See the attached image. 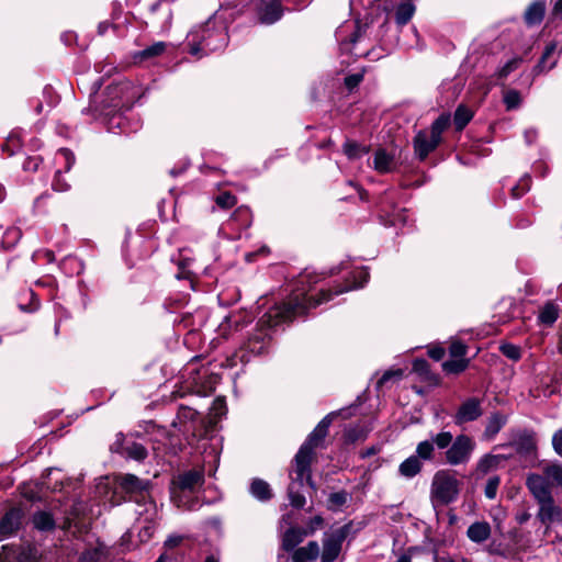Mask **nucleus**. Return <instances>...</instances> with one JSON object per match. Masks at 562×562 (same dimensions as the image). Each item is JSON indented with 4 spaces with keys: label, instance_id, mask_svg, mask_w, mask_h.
I'll return each mask as SVG.
<instances>
[{
    "label": "nucleus",
    "instance_id": "obj_1",
    "mask_svg": "<svg viewBox=\"0 0 562 562\" xmlns=\"http://www.w3.org/2000/svg\"><path fill=\"white\" fill-rule=\"evenodd\" d=\"M352 279L344 286H336L334 291L331 289L318 290L319 296L316 299L312 292L315 290L314 284L317 283V277L301 276L295 281L286 300L274 304L262 314L247 340L232 357L227 358V366L235 367L238 361L246 363L252 357L267 352L271 342L270 331L272 328L306 314L310 308L333 300L335 295L362 288L369 280V272L364 268L357 269L352 272Z\"/></svg>",
    "mask_w": 562,
    "mask_h": 562
},
{
    "label": "nucleus",
    "instance_id": "obj_2",
    "mask_svg": "<svg viewBox=\"0 0 562 562\" xmlns=\"http://www.w3.org/2000/svg\"><path fill=\"white\" fill-rule=\"evenodd\" d=\"M342 414V411L331 412L325 416L308 435L305 442L300 447L294 457V473L297 474V480L302 484L305 479L306 483L315 488V483L312 480L311 465L316 461V450L326 447L325 440L329 432V427L335 417Z\"/></svg>",
    "mask_w": 562,
    "mask_h": 562
},
{
    "label": "nucleus",
    "instance_id": "obj_3",
    "mask_svg": "<svg viewBox=\"0 0 562 562\" xmlns=\"http://www.w3.org/2000/svg\"><path fill=\"white\" fill-rule=\"evenodd\" d=\"M189 53L201 58L209 53L223 49L228 41L225 26L217 18H212L203 25L192 30L188 36Z\"/></svg>",
    "mask_w": 562,
    "mask_h": 562
},
{
    "label": "nucleus",
    "instance_id": "obj_4",
    "mask_svg": "<svg viewBox=\"0 0 562 562\" xmlns=\"http://www.w3.org/2000/svg\"><path fill=\"white\" fill-rule=\"evenodd\" d=\"M526 485L539 504L538 519L547 525L562 522V508L555 505L549 483L540 474L531 473L526 479Z\"/></svg>",
    "mask_w": 562,
    "mask_h": 562
},
{
    "label": "nucleus",
    "instance_id": "obj_5",
    "mask_svg": "<svg viewBox=\"0 0 562 562\" xmlns=\"http://www.w3.org/2000/svg\"><path fill=\"white\" fill-rule=\"evenodd\" d=\"M130 89L131 85L128 82H116L106 87L105 98L95 111L108 119L109 130L122 128V109L130 108L131 99L127 95Z\"/></svg>",
    "mask_w": 562,
    "mask_h": 562
},
{
    "label": "nucleus",
    "instance_id": "obj_6",
    "mask_svg": "<svg viewBox=\"0 0 562 562\" xmlns=\"http://www.w3.org/2000/svg\"><path fill=\"white\" fill-rule=\"evenodd\" d=\"M460 482L448 471H438L431 482L430 497L435 505H448L459 495Z\"/></svg>",
    "mask_w": 562,
    "mask_h": 562
},
{
    "label": "nucleus",
    "instance_id": "obj_7",
    "mask_svg": "<svg viewBox=\"0 0 562 562\" xmlns=\"http://www.w3.org/2000/svg\"><path fill=\"white\" fill-rule=\"evenodd\" d=\"M115 493L124 494V499L139 502L149 492L150 482L134 474H119L114 479Z\"/></svg>",
    "mask_w": 562,
    "mask_h": 562
},
{
    "label": "nucleus",
    "instance_id": "obj_8",
    "mask_svg": "<svg viewBox=\"0 0 562 562\" xmlns=\"http://www.w3.org/2000/svg\"><path fill=\"white\" fill-rule=\"evenodd\" d=\"M350 529L351 524H346L331 531L329 535H326L323 541L322 562H334L338 558L342 542L348 537Z\"/></svg>",
    "mask_w": 562,
    "mask_h": 562
},
{
    "label": "nucleus",
    "instance_id": "obj_9",
    "mask_svg": "<svg viewBox=\"0 0 562 562\" xmlns=\"http://www.w3.org/2000/svg\"><path fill=\"white\" fill-rule=\"evenodd\" d=\"M204 483V474L200 470H189L179 474L172 480L171 494L177 503V506H181V498L179 492H193L196 487L202 486Z\"/></svg>",
    "mask_w": 562,
    "mask_h": 562
},
{
    "label": "nucleus",
    "instance_id": "obj_10",
    "mask_svg": "<svg viewBox=\"0 0 562 562\" xmlns=\"http://www.w3.org/2000/svg\"><path fill=\"white\" fill-rule=\"evenodd\" d=\"M55 164L57 169L52 182V188L56 192H66L70 189V184L63 178V172H68L75 164L74 154L67 148H60L55 155Z\"/></svg>",
    "mask_w": 562,
    "mask_h": 562
},
{
    "label": "nucleus",
    "instance_id": "obj_11",
    "mask_svg": "<svg viewBox=\"0 0 562 562\" xmlns=\"http://www.w3.org/2000/svg\"><path fill=\"white\" fill-rule=\"evenodd\" d=\"M474 447L475 443L469 436L459 435L445 452L446 461L451 465L465 463L470 459Z\"/></svg>",
    "mask_w": 562,
    "mask_h": 562
},
{
    "label": "nucleus",
    "instance_id": "obj_12",
    "mask_svg": "<svg viewBox=\"0 0 562 562\" xmlns=\"http://www.w3.org/2000/svg\"><path fill=\"white\" fill-rule=\"evenodd\" d=\"M250 321L251 317L247 312L232 313L218 325L217 334L227 339L241 330Z\"/></svg>",
    "mask_w": 562,
    "mask_h": 562
},
{
    "label": "nucleus",
    "instance_id": "obj_13",
    "mask_svg": "<svg viewBox=\"0 0 562 562\" xmlns=\"http://www.w3.org/2000/svg\"><path fill=\"white\" fill-rule=\"evenodd\" d=\"M24 516V510L20 507H12L7 510L0 519V535L2 537L15 535L22 527Z\"/></svg>",
    "mask_w": 562,
    "mask_h": 562
},
{
    "label": "nucleus",
    "instance_id": "obj_14",
    "mask_svg": "<svg viewBox=\"0 0 562 562\" xmlns=\"http://www.w3.org/2000/svg\"><path fill=\"white\" fill-rule=\"evenodd\" d=\"M483 414L481 401L475 397L468 398L458 408L454 415V423L462 425L477 419Z\"/></svg>",
    "mask_w": 562,
    "mask_h": 562
},
{
    "label": "nucleus",
    "instance_id": "obj_15",
    "mask_svg": "<svg viewBox=\"0 0 562 562\" xmlns=\"http://www.w3.org/2000/svg\"><path fill=\"white\" fill-rule=\"evenodd\" d=\"M413 143L415 154L420 160H424L439 145V142L428 131H419L415 135Z\"/></svg>",
    "mask_w": 562,
    "mask_h": 562
},
{
    "label": "nucleus",
    "instance_id": "obj_16",
    "mask_svg": "<svg viewBox=\"0 0 562 562\" xmlns=\"http://www.w3.org/2000/svg\"><path fill=\"white\" fill-rule=\"evenodd\" d=\"M370 431L371 427L367 423H357L355 425H349L344 429L342 432L344 443L355 445L357 442H362L367 439Z\"/></svg>",
    "mask_w": 562,
    "mask_h": 562
},
{
    "label": "nucleus",
    "instance_id": "obj_17",
    "mask_svg": "<svg viewBox=\"0 0 562 562\" xmlns=\"http://www.w3.org/2000/svg\"><path fill=\"white\" fill-rule=\"evenodd\" d=\"M397 161L393 151L379 148L373 158V167L378 172L386 173L396 169Z\"/></svg>",
    "mask_w": 562,
    "mask_h": 562
},
{
    "label": "nucleus",
    "instance_id": "obj_18",
    "mask_svg": "<svg viewBox=\"0 0 562 562\" xmlns=\"http://www.w3.org/2000/svg\"><path fill=\"white\" fill-rule=\"evenodd\" d=\"M512 445L519 454L530 456L535 453L537 449L535 432L529 430L519 432Z\"/></svg>",
    "mask_w": 562,
    "mask_h": 562
},
{
    "label": "nucleus",
    "instance_id": "obj_19",
    "mask_svg": "<svg viewBox=\"0 0 562 562\" xmlns=\"http://www.w3.org/2000/svg\"><path fill=\"white\" fill-rule=\"evenodd\" d=\"M149 14L151 15V22L157 24L161 30H166L170 26L171 10L168 4H162L161 0L150 4Z\"/></svg>",
    "mask_w": 562,
    "mask_h": 562
},
{
    "label": "nucleus",
    "instance_id": "obj_20",
    "mask_svg": "<svg viewBox=\"0 0 562 562\" xmlns=\"http://www.w3.org/2000/svg\"><path fill=\"white\" fill-rule=\"evenodd\" d=\"M283 9L279 0L268 2L260 11L259 19L263 24H273L281 19Z\"/></svg>",
    "mask_w": 562,
    "mask_h": 562
},
{
    "label": "nucleus",
    "instance_id": "obj_21",
    "mask_svg": "<svg viewBox=\"0 0 562 562\" xmlns=\"http://www.w3.org/2000/svg\"><path fill=\"white\" fill-rule=\"evenodd\" d=\"M305 536L304 528L291 527L282 537V549L286 552L295 550V547L303 541Z\"/></svg>",
    "mask_w": 562,
    "mask_h": 562
},
{
    "label": "nucleus",
    "instance_id": "obj_22",
    "mask_svg": "<svg viewBox=\"0 0 562 562\" xmlns=\"http://www.w3.org/2000/svg\"><path fill=\"white\" fill-rule=\"evenodd\" d=\"M319 555V546L316 541H310L305 547L295 549L292 554L293 562H308L316 560Z\"/></svg>",
    "mask_w": 562,
    "mask_h": 562
},
{
    "label": "nucleus",
    "instance_id": "obj_23",
    "mask_svg": "<svg viewBox=\"0 0 562 562\" xmlns=\"http://www.w3.org/2000/svg\"><path fill=\"white\" fill-rule=\"evenodd\" d=\"M168 47V43L166 42H156L153 45L137 52L134 54V60L136 63H143L146 60H151L158 56H161Z\"/></svg>",
    "mask_w": 562,
    "mask_h": 562
},
{
    "label": "nucleus",
    "instance_id": "obj_24",
    "mask_svg": "<svg viewBox=\"0 0 562 562\" xmlns=\"http://www.w3.org/2000/svg\"><path fill=\"white\" fill-rule=\"evenodd\" d=\"M546 12L544 1L537 0L532 2L526 10L524 19L527 25L532 26L540 24Z\"/></svg>",
    "mask_w": 562,
    "mask_h": 562
},
{
    "label": "nucleus",
    "instance_id": "obj_25",
    "mask_svg": "<svg viewBox=\"0 0 562 562\" xmlns=\"http://www.w3.org/2000/svg\"><path fill=\"white\" fill-rule=\"evenodd\" d=\"M238 224V228H247L251 223V213L248 207L240 206L232 215L231 220L223 226L220 232H224L226 228H234V225Z\"/></svg>",
    "mask_w": 562,
    "mask_h": 562
},
{
    "label": "nucleus",
    "instance_id": "obj_26",
    "mask_svg": "<svg viewBox=\"0 0 562 562\" xmlns=\"http://www.w3.org/2000/svg\"><path fill=\"white\" fill-rule=\"evenodd\" d=\"M422 470L423 462L415 456L408 457L398 467L400 474L407 479L416 476L422 472Z\"/></svg>",
    "mask_w": 562,
    "mask_h": 562
},
{
    "label": "nucleus",
    "instance_id": "obj_27",
    "mask_svg": "<svg viewBox=\"0 0 562 562\" xmlns=\"http://www.w3.org/2000/svg\"><path fill=\"white\" fill-rule=\"evenodd\" d=\"M468 537L474 542H483L491 535V526L486 521H476L468 528Z\"/></svg>",
    "mask_w": 562,
    "mask_h": 562
},
{
    "label": "nucleus",
    "instance_id": "obj_28",
    "mask_svg": "<svg viewBox=\"0 0 562 562\" xmlns=\"http://www.w3.org/2000/svg\"><path fill=\"white\" fill-rule=\"evenodd\" d=\"M559 316V306L554 302H547L539 311L538 321L546 326H551Z\"/></svg>",
    "mask_w": 562,
    "mask_h": 562
},
{
    "label": "nucleus",
    "instance_id": "obj_29",
    "mask_svg": "<svg viewBox=\"0 0 562 562\" xmlns=\"http://www.w3.org/2000/svg\"><path fill=\"white\" fill-rule=\"evenodd\" d=\"M32 522L40 531H52L55 529V520L48 512L40 510L34 513Z\"/></svg>",
    "mask_w": 562,
    "mask_h": 562
},
{
    "label": "nucleus",
    "instance_id": "obj_30",
    "mask_svg": "<svg viewBox=\"0 0 562 562\" xmlns=\"http://www.w3.org/2000/svg\"><path fill=\"white\" fill-rule=\"evenodd\" d=\"M543 475L542 479L549 483V490L551 491V486L559 485L562 486V467L559 464H547L542 469Z\"/></svg>",
    "mask_w": 562,
    "mask_h": 562
},
{
    "label": "nucleus",
    "instance_id": "obj_31",
    "mask_svg": "<svg viewBox=\"0 0 562 562\" xmlns=\"http://www.w3.org/2000/svg\"><path fill=\"white\" fill-rule=\"evenodd\" d=\"M250 492L256 498L262 502L269 501L272 497L270 485L261 479L252 480L250 484Z\"/></svg>",
    "mask_w": 562,
    "mask_h": 562
},
{
    "label": "nucleus",
    "instance_id": "obj_32",
    "mask_svg": "<svg viewBox=\"0 0 562 562\" xmlns=\"http://www.w3.org/2000/svg\"><path fill=\"white\" fill-rule=\"evenodd\" d=\"M506 417L499 413H494L490 416L485 430L484 436L488 439L493 438L505 425Z\"/></svg>",
    "mask_w": 562,
    "mask_h": 562
},
{
    "label": "nucleus",
    "instance_id": "obj_33",
    "mask_svg": "<svg viewBox=\"0 0 562 562\" xmlns=\"http://www.w3.org/2000/svg\"><path fill=\"white\" fill-rule=\"evenodd\" d=\"M304 479L302 480V482ZM303 483L300 484L297 476L288 487V496L290 499V504L295 508H302L305 505V497L300 493L299 487H302Z\"/></svg>",
    "mask_w": 562,
    "mask_h": 562
},
{
    "label": "nucleus",
    "instance_id": "obj_34",
    "mask_svg": "<svg viewBox=\"0 0 562 562\" xmlns=\"http://www.w3.org/2000/svg\"><path fill=\"white\" fill-rule=\"evenodd\" d=\"M555 50H557L555 42H552L549 45H547V47L536 67L539 71H548L555 66L557 59H553L550 61V59L553 56V54L555 53Z\"/></svg>",
    "mask_w": 562,
    "mask_h": 562
},
{
    "label": "nucleus",
    "instance_id": "obj_35",
    "mask_svg": "<svg viewBox=\"0 0 562 562\" xmlns=\"http://www.w3.org/2000/svg\"><path fill=\"white\" fill-rule=\"evenodd\" d=\"M415 5L412 2L398 4L395 12V21L400 26L405 25L414 15Z\"/></svg>",
    "mask_w": 562,
    "mask_h": 562
},
{
    "label": "nucleus",
    "instance_id": "obj_36",
    "mask_svg": "<svg viewBox=\"0 0 562 562\" xmlns=\"http://www.w3.org/2000/svg\"><path fill=\"white\" fill-rule=\"evenodd\" d=\"M503 102L507 111H514L520 108L522 97L519 91L515 89H507L503 92Z\"/></svg>",
    "mask_w": 562,
    "mask_h": 562
},
{
    "label": "nucleus",
    "instance_id": "obj_37",
    "mask_svg": "<svg viewBox=\"0 0 562 562\" xmlns=\"http://www.w3.org/2000/svg\"><path fill=\"white\" fill-rule=\"evenodd\" d=\"M369 148L353 140H346L344 153L349 159H358L368 154Z\"/></svg>",
    "mask_w": 562,
    "mask_h": 562
},
{
    "label": "nucleus",
    "instance_id": "obj_38",
    "mask_svg": "<svg viewBox=\"0 0 562 562\" xmlns=\"http://www.w3.org/2000/svg\"><path fill=\"white\" fill-rule=\"evenodd\" d=\"M405 371L401 368H392L383 372L378 379L375 386H383L386 383H398L404 376Z\"/></svg>",
    "mask_w": 562,
    "mask_h": 562
},
{
    "label": "nucleus",
    "instance_id": "obj_39",
    "mask_svg": "<svg viewBox=\"0 0 562 562\" xmlns=\"http://www.w3.org/2000/svg\"><path fill=\"white\" fill-rule=\"evenodd\" d=\"M450 125V116L446 114H441L432 124L431 128L428 132L439 143L441 142V134L448 128Z\"/></svg>",
    "mask_w": 562,
    "mask_h": 562
},
{
    "label": "nucleus",
    "instance_id": "obj_40",
    "mask_svg": "<svg viewBox=\"0 0 562 562\" xmlns=\"http://www.w3.org/2000/svg\"><path fill=\"white\" fill-rule=\"evenodd\" d=\"M469 364L468 359L451 358L442 363V370L448 374H458L465 370Z\"/></svg>",
    "mask_w": 562,
    "mask_h": 562
},
{
    "label": "nucleus",
    "instance_id": "obj_41",
    "mask_svg": "<svg viewBox=\"0 0 562 562\" xmlns=\"http://www.w3.org/2000/svg\"><path fill=\"white\" fill-rule=\"evenodd\" d=\"M418 460L430 461L435 457V447L430 440L420 441L416 447V454Z\"/></svg>",
    "mask_w": 562,
    "mask_h": 562
},
{
    "label": "nucleus",
    "instance_id": "obj_42",
    "mask_svg": "<svg viewBox=\"0 0 562 562\" xmlns=\"http://www.w3.org/2000/svg\"><path fill=\"white\" fill-rule=\"evenodd\" d=\"M472 111L467 106L459 105L454 113V124L458 130L464 128V126L471 121Z\"/></svg>",
    "mask_w": 562,
    "mask_h": 562
},
{
    "label": "nucleus",
    "instance_id": "obj_43",
    "mask_svg": "<svg viewBox=\"0 0 562 562\" xmlns=\"http://www.w3.org/2000/svg\"><path fill=\"white\" fill-rule=\"evenodd\" d=\"M413 371L422 376L425 381H432L434 375L430 372L429 363L425 359H415L413 362Z\"/></svg>",
    "mask_w": 562,
    "mask_h": 562
},
{
    "label": "nucleus",
    "instance_id": "obj_44",
    "mask_svg": "<svg viewBox=\"0 0 562 562\" xmlns=\"http://www.w3.org/2000/svg\"><path fill=\"white\" fill-rule=\"evenodd\" d=\"M501 352L513 361H518L521 358V349L520 347L510 344V342H504L499 346Z\"/></svg>",
    "mask_w": 562,
    "mask_h": 562
},
{
    "label": "nucleus",
    "instance_id": "obj_45",
    "mask_svg": "<svg viewBox=\"0 0 562 562\" xmlns=\"http://www.w3.org/2000/svg\"><path fill=\"white\" fill-rule=\"evenodd\" d=\"M531 184V178L529 175H525L520 178L519 182L512 188V195L515 199H519L526 192L529 191Z\"/></svg>",
    "mask_w": 562,
    "mask_h": 562
},
{
    "label": "nucleus",
    "instance_id": "obj_46",
    "mask_svg": "<svg viewBox=\"0 0 562 562\" xmlns=\"http://www.w3.org/2000/svg\"><path fill=\"white\" fill-rule=\"evenodd\" d=\"M125 451L130 458L137 461H142L147 457V450L140 443L133 442L131 446L125 448Z\"/></svg>",
    "mask_w": 562,
    "mask_h": 562
},
{
    "label": "nucleus",
    "instance_id": "obj_47",
    "mask_svg": "<svg viewBox=\"0 0 562 562\" xmlns=\"http://www.w3.org/2000/svg\"><path fill=\"white\" fill-rule=\"evenodd\" d=\"M453 440L452 434L449 431H441L432 437L431 442L436 445L438 449H449Z\"/></svg>",
    "mask_w": 562,
    "mask_h": 562
},
{
    "label": "nucleus",
    "instance_id": "obj_48",
    "mask_svg": "<svg viewBox=\"0 0 562 562\" xmlns=\"http://www.w3.org/2000/svg\"><path fill=\"white\" fill-rule=\"evenodd\" d=\"M20 238L21 231L16 227H12L4 233L2 244L4 247L10 248L14 246Z\"/></svg>",
    "mask_w": 562,
    "mask_h": 562
},
{
    "label": "nucleus",
    "instance_id": "obj_49",
    "mask_svg": "<svg viewBox=\"0 0 562 562\" xmlns=\"http://www.w3.org/2000/svg\"><path fill=\"white\" fill-rule=\"evenodd\" d=\"M521 63V58H512L509 59L502 68L497 71V77L499 79H505L510 72L518 68Z\"/></svg>",
    "mask_w": 562,
    "mask_h": 562
},
{
    "label": "nucleus",
    "instance_id": "obj_50",
    "mask_svg": "<svg viewBox=\"0 0 562 562\" xmlns=\"http://www.w3.org/2000/svg\"><path fill=\"white\" fill-rule=\"evenodd\" d=\"M215 202L222 209H229L236 204L237 200L229 192H224L216 196Z\"/></svg>",
    "mask_w": 562,
    "mask_h": 562
},
{
    "label": "nucleus",
    "instance_id": "obj_51",
    "mask_svg": "<svg viewBox=\"0 0 562 562\" xmlns=\"http://www.w3.org/2000/svg\"><path fill=\"white\" fill-rule=\"evenodd\" d=\"M498 485H499V477L498 476L490 477L487 480V483H486L485 490H484L485 496L487 498H490V499L495 498Z\"/></svg>",
    "mask_w": 562,
    "mask_h": 562
},
{
    "label": "nucleus",
    "instance_id": "obj_52",
    "mask_svg": "<svg viewBox=\"0 0 562 562\" xmlns=\"http://www.w3.org/2000/svg\"><path fill=\"white\" fill-rule=\"evenodd\" d=\"M348 493L346 491H340L336 493H331L329 495L328 502L331 506L341 507L347 503Z\"/></svg>",
    "mask_w": 562,
    "mask_h": 562
},
{
    "label": "nucleus",
    "instance_id": "obj_53",
    "mask_svg": "<svg viewBox=\"0 0 562 562\" xmlns=\"http://www.w3.org/2000/svg\"><path fill=\"white\" fill-rule=\"evenodd\" d=\"M449 350H450L451 358L465 359L467 346L464 344H462L460 341L452 342Z\"/></svg>",
    "mask_w": 562,
    "mask_h": 562
},
{
    "label": "nucleus",
    "instance_id": "obj_54",
    "mask_svg": "<svg viewBox=\"0 0 562 562\" xmlns=\"http://www.w3.org/2000/svg\"><path fill=\"white\" fill-rule=\"evenodd\" d=\"M324 525V519L322 516L317 515L313 517L308 524L307 527L304 528L305 536L313 535L318 528H321Z\"/></svg>",
    "mask_w": 562,
    "mask_h": 562
},
{
    "label": "nucleus",
    "instance_id": "obj_55",
    "mask_svg": "<svg viewBox=\"0 0 562 562\" xmlns=\"http://www.w3.org/2000/svg\"><path fill=\"white\" fill-rule=\"evenodd\" d=\"M347 29H349V25H344V26L339 27L338 31L336 32L337 40L341 43V46L344 48H347V46L351 43H356L359 37V35L357 33H352L349 42H347L344 38V33Z\"/></svg>",
    "mask_w": 562,
    "mask_h": 562
},
{
    "label": "nucleus",
    "instance_id": "obj_56",
    "mask_svg": "<svg viewBox=\"0 0 562 562\" xmlns=\"http://www.w3.org/2000/svg\"><path fill=\"white\" fill-rule=\"evenodd\" d=\"M363 79L362 72H356L345 78V85L349 90L355 89Z\"/></svg>",
    "mask_w": 562,
    "mask_h": 562
},
{
    "label": "nucleus",
    "instance_id": "obj_57",
    "mask_svg": "<svg viewBox=\"0 0 562 562\" xmlns=\"http://www.w3.org/2000/svg\"><path fill=\"white\" fill-rule=\"evenodd\" d=\"M42 162L38 156L27 157L23 162V169L25 171H36Z\"/></svg>",
    "mask_w": 562,
    "mask_h": 562
},
{
    "label": "nucleus",
    "instance_id": "obj_58",
    "mask_svg": "<svg viewBox=\"0 0 562 562\" xmlns=\"http://www.w3.org/2000/svg\"><path fill=\"white\" fill-rule=\"evenodd\" d=\"M32 258L34 261H40L41 259H44L47 262H53L55 260V255L52 250L43 249L35 251Z\"/></svg>",
    "mask_w": 562,
    "mask_h": 562
},
{
    "label": "nucleus",
    "instance_id": "obj_59",
    "mask_svg": "<svg viewBox=\"0 0 562 562\" xmlns=\"http://www.w3.org/2000/svg\"><path fill=\"white\" fill-rule=\"evenodd\" d=\"M225 400L223 397H217L214 403H213V406H212V411L215 415V417H221L222 415L225 414Z\"/></svg>",
    "mask_w": 562,
    "mask_h": 562
},
{
    "label": "nucleus",
    "instance_id": "obj_60",
    "mask_svg": "<svg viewBox=\"0 0 562 562\" xmlns=\"http://www.w3.org/2000/svg\"><path fill=\"white\" fill-rule=\"evenodd\" d=\"M29 294L31 296V304H30V306H25V305L20 304V310L24 311V312L32 313V312H35L40 307V301H38V299L36 297L35 293L33 291H30Z\"/></svg>",
    "mask_w": 562,
    "mask_h": 562
},
{
    "label": "nucleus",
    "instance_id": "obj_61",
    "mask_svg": "<svg viewBox=\"0 0 562 562\" xmlns=\"http://www.w3.org/2000/svg\"><path fill=\"white\" fill-rule=\"evenodd\" d=\"M552 445L555 452L562 457V429L554 434Z\"/></svg>",
    "mask_w": 562,
    "mask_h": 562
},
{
    "label": "nucleus",
    "instance_id": "obj_62",
    "mask_svg": "<svg viewBox=\"0 0 562 562\" xmlns=\"http://www.w3.org/2000/svg\"><path fill=\"white\" fill-rule=\"evenodd\" d=\"M428 356L435 361H440L445 356V349L442 347H431L428 350Z\"/></svg>",
    "mask_w": 562,
    "mask_h": 562
},
{
    "label": "nucleus",
    "instance_id": "obj_63",
    "mask_svg": "<svg viewBox=\"0 0 562 562\" xmlns=\"http://www.w3.org/2000/svg\"><path fill=\"white\" fill-rule=\"evenodd\" d=\"M380 451V447L378 446H371L362 451H360V457L362 459L369 458L371 456L376 454Z\"/></svg>",
    "mask_w": 562,
    "mask_h": 562
},
{
    "label": "nucleus",
    "instance_id": "obj_64",
    "mask_svg": "<svg viewBox=\"0 0 562 562\" xmlns=\"http://www.w3.org/2000/svg\"><path fill=\"white\" fill-rule=\"evenodd\" d=\"M552 15L554 19H562V0L554 1Z\"/></svg>",
    "mask_w": 562,
    "mask_h": 562
}]
</instances>
